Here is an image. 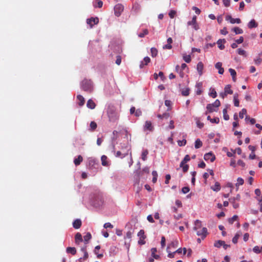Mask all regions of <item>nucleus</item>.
<instances>
[{
  "mask_svg": "<svg viewBox=\"0 0 262 262\" xmlns=\"http://www.w3.org/2000/svg\"><path fill=\"white\" fill-rule=\"evenodd\" d=\"M107 113L110 121L115 122L118 119L119 116L113 106L108 107Z\"/></svg>",
  "mask_w": 262,
  "mask_h": 262,
  "instance_id": "obj_1",
  "label": "nucleus"
},
{
  "mask_svg": "<svg viewBox=\"0 0 262 262\" xmlns=\"http://www.w3.org/2000/svg\"><path fill=\"white\" fill-rule=\"evenodd\" d=\"M81 88L83 91L91 93L93 91L92 81L90 80L84 79L81 82Z\"/></svg>",
  "mask_w": 262,
  "mask_h": 262,
  "instance_id": "obj_2",
  "label": "nucleus"
},
{
  "mask_svg": "<svg viewBox=\"0 0 262 262\" xmlns=\"http://www.w3.org/2000/svg\"><path fill=\"white\" fill-rule=\"evenodd\" d=\"M124 10V6L120 4H117L114 7V13L115 15L118 17Z\"/></svg>",
  "mask_w": 262,
  "mask_h": 262,
  "instance_id": "obj_3",
  "label": "nucleus"
},
{
  "mask_svg": "<svg viewBox=\"0 0 262 262\" xmlns=\"http://www.w3.org/2000/svg\"><path fill=\"white\" fill-rule=\"evenodd\" d=\"M144 233V231L142 229L140 230L138 233V236L139 237L138 243L139 245H142L145 244L144 239L146 238V236Z\"/></svg>",
  "mask_w": 262,
  "mask_h": 262,
  "instance_id": "obj_4",
  "label": "nucleus"
},
{
  "mask_svg": "<svg viewBox=\"0 0 262 262\" xmlns=\"http://www.w3.org/2000/svg\"><path fill=\"white\" fill-rule=\"evenodd\" d=\"M241 199V196L239 194H237L235 197L231 198L229 201L232 204L234 208L236 209L239 207V204L235 202V201H239Z\"/></svg>",
  "mask_w": 262,
  "mask_h": 262,
  "instance_id": "obj_5",
  "label": "nucleus"
},
{
  "mask_svg": "<svg viewBox=\"0 0 262 262\" xmlns=\"http://www.w3.org/2000/svg\"><path fill=\"white\" fill-rule=\"evenodd\" d=\"M187 25L188 26H192L193 28L195 30H198L199 29V26L196 23V16H193L192 20L191 21H189L187 23Z\"/></svg>",
  "mask_w": 262,
  "mask_h": 262,
  "instance_id": "obj_6",
  "label": "nucleus"
},
{
  "mask_svg": "<svg viewBox=\"0 0 262 262\" xmlns=\"http://www.w3.org/2000/svg\"><path fill=\"white\" fill-rule=\"evenodd\" d=\"M86 23L88 25H90L91 28H92L94 25H97L99 23V19L98 17H91L89 19H88L86 20Z\"/></svg>",
  "mask_w": 262,
  "mask_h": 262,
  "instance_id": "obj_7",
  "label": "nucleus"
},
{
  "mask_svg": "<svg viewBox=\"0 0 262 262\" xmlns=\"http://www.w3.org/2000/svg\"><path fill=\"white\" fill-rule=\"evenodd\" d=\"M207 229L205 227H203L202 229L196 231V234L198 236H201L202 238L204 239L207 235Z\"/></svg>",
  "mask_w": 262,
  "mask_h": 262,
  "instance_id": "obj_8",
  "label": "nucleus"
},
{
  "mask_svg": "<svg viewBox=\"0 0 262 262\" xmlns=\"http://www.w3.org/2000/svg\"><path fill=\"white\" fill-rule=\"evenodd\" d=\"M154 129V126L152 125V123L150 121H146L144 125V130H148L149 132L153 131Z\"/></svg>",
  "mask_w": 262,
  "mask_h": 262,
  "instance_id": "obj_9",
  "label": "nucleus"
},
{
  "mask_svg": "<svg viewBox=\"0 0 262 262\" xmlns=\"http://www.w3.org/2000/svg\"><path fill=\"white\" fill-rule=\"evenodd\" d=\"M204 159L206 161H210L211 162H213L215 159V156L211 152H208L204 155Z\"/></svg>",
  "mask_w": 262,
  "mask_h": 262,
  "instance_id": "obj_10",
  "label": "nucleus"
},
{
  "mask_svg": "<svg viewBox=\"0 0 262 262\" xmlns=\"http://www.w3.org/2000/svg\"><path fill=\"white\" fill-rule=\"evenodd\" d=\"M206 108L207 111L206 112L205 114H207V113H211L213 112H217L218 110V108H215L210 103L207 105Z\"/></svg>",
  "mask_w": 262,
  "mask_h": 262,
  "instance_id": "obj_11",
  "label": "nucleus"
},
{
  "mask_svg": "<svg viewBox=\"0 0 262 262\" xmlns=\"http://www.w3.org/2000/svg\"><path fill=\"white\" fill-rule=\"evenodd\" d=\"M196 69L199 73V75L201 76L203 74V71L204 69V64L202 62L200 61L198 63Z\"/></svg>",
  "mask_w": 262,
  "mask_h": 262,
  "instance_id": "obj_12",
  "label": "nucleus"
},
{
  "mask_svg": "<svg viewBox=\"0 0 262 262\" xmlns=\"http://www.w3.org/2000/svg\"><path fill=\"white\" fill-rule=\"evenodd\" d=\"M128 154V150H125L123 149L122 152L120 151H117L116 154V156L117 157H120L121 158H123L125 157L126 156H127Z\"/></svg>",
  "mask_w": 262,
  "mask_h": 262,
  "instance_id": "obj_13",
  "label": "nucleus"
},
{
  "mask_svg": "<svg viewBox=\"0 0 262 262\" xmlns=\"http://www.w3.org/2000/svg\"><path fill=\"white\" fill-rule=\"evenodd\" d=\"M150 61V59L149 57L146 56L144 57L143 61H141L140 64V68H143L144 66L147 65L148 63Z\"/></svg>",
  "mask_w": 262,
  "mask_h": 262,
  "instance_id": "obj_14",
  "label": "nucleus"
},
{
  "mask_svg": "<svg viewBox=\"0 0 262 262\" xmlns=\"http://www.w3.org/2000/svg\"><path fill=\"white\" fill-rule=\"evenodd\" d=\"M225 42H226V40L225 39H220L217 41L216 43L218 46L220 50L224 49L225 46L224 45V43Z\"/></svg>",
  "mask_w": 262,
  "mask_h": 262,
  "instance_id": "obj_15",
  "label": "nucleus"
},
{
  "mask_svg": "<svg viewBox=\"0 0 262 262\" xmlns=\"http://www.w3.org/2000/svg\"><path fill=\"white\" fill-rule=\"evenodd\" d=\"M215 67L216 69H218V72L220 74H223L224 73V70L222 68V63L221 62H217L215 65Z\"/></svg>",
  "mask_w": 262,
  "mask_h": 262,
  "instance_id": "obj_16",
  "label": "nucleus"
},
{
  "mask_svg": "<svg viewBox=\"0 0 262 262\" xmlns=\"http://www.w3.org/2000/svg\"><path fill=\"white\" fill-rule=\"evenodd\" d=\"M81 221L80 219L75 220L73 223V226L75 229H79L81 226Z\"/></svg>",
  "mask_w": 262,
  "mask_h": 262,
  "instance_id": "obj_17",
  "label": "nucleus"
},
{
  "mask_svg": "<svg viewBox=\"0 0 262 262\" xmlns=\"http://www.w3.org/2000/svg\"><path fill=\"white\" fill-rule=\"evenodd\" d=\"M86 106L90 109H94L96 107V104L92 99H89L87 102Z\"/></svg>",
  "mask_w": 262,
  "mask_h": 262,
  "instance_id": "obj_18",
  "label": "nucleus"
},
{
  "mask_svg": "<svg viewBox=\"0 0 262 262\" xmlns=\"http://www.w3.org/2000/svg\"><path fill=\"white\" fill-rule=\"evenodd\" d=\"M75 243L77 244H79V243L82 242V237L81 234L78 232L76 234L75 236Z\"/></svg>",
  "mask_w": 262,
  "mask_h": 262,
  "instance_id": "obj_19",
  "label": "nucleus"
},
{
  "mask_svg": "<svg viewBox=\"0 0 262 262\" xmlns=\"http://www.w3.org/2000/svg\"><path fill=\"white\" fill-rule=\"evenodd\" d=\"M172 42V39L171 37H169L167 39V44L163 46V49H171L172 48V46L171 44Z\"/></svg>",
  "mask_w": 262,
  "mask_h": 262,
  "instance_id": "obj_20",
  "label": "nucleus"
},
{
  "mask_svg": "<svg viewBox=\"0 0 262 262\" xmlns=\"http://www.w3.org/2000/svg\"><path fill=\"white\" fill-rule=\"evenodd\" d=\"M194 225L193 229L197 231L199 229H200L202 228L201 221L198 220H196Z\"/></svg>",
  "mask_w": 262,
  "mask_h": 262,
  "instance_id": "obj_21",
  "label": "nucleus"
},
{
  "mask_svg": "<svg viewBox=\"0 0 262 262\" xmlns=\"http://www.w3.org/2000/svg\"><path fill=\"white\" fill-rule=\"evenodd\" d=\"M157 251V250L156 248H151V257L155 258L156 259H158L160 258V256L159 255L156 254Z\"/></svg>",
  "mask_w": 262,
  "mask_h": 262,
  "instance_id": "obj_22",
  "label": "nucleus"
},
{
  "mask_svg": "<svg viewBox=\"0 0 262 262\" xmlns=\"http://www.w3.org/2000/svg\"><path fill=\"white\" fill-rule=\"evenodd\" d=\"M83 161V158L81 156L79 155L77 158H76L74 160V163L76 166H78L80 164V163Z\"/></svg>",
  "mask_w": 262,
  "mask_h": 262,
  "instance_id": "obj_23",
  "label": "nucleus"
},
{
  "mask_svg": "<svg viewBox=\"0 0 262 262\" xmlns=\"http://www.w3.org/2000/svg\"><path fill=\"white\" fill-rule=\"evenodd\" d=\"M77 98L78 100V104L79 106H82L85 102V100L83 97L80 95H78L77 96Z\"/></svg>",
  "mask_w": 262,
  "mask_h": 262,
  "instance_id": "obj_24",
  "label": "nucleus"
},
{
  "mask_svg": "<svg viewBox=\"0 0 262 262\" xmlns=\"http://www.w3.org/2000/svg\"><path fill=\"white\" fill-rule=\"evenodd\" d=\"M107 160V157L106 156L103 155L101 157V164L103 166H106L108 165V163Z\"/></svg>",
  "mask_w": 262,
  "mask_h": 262,
  "instance_id": "obj_25",
  "label": "nucleus"
},
{
  "mask_svg": "<svg viewBox=\"0 0 262 262\" xmlns=\"http://www.w3.org/2000/svg\"><path fill=\"white\" fill-rule=\"evenodd\" d=\"M257 26L258 25L254 19L251 20V21L249 23L248 25V28L250 29L256 28L257 27Z\"/></svg>",
  "mask_w": 262,
  "mask_h": 262,
  "instance_id": "obj_26",
  "label": "nucleus"
},
{
  "mask_svg": "<svg viewBox=\"0 0 262 262\" xmlns=\"http://www.w3.org/2000/svg\"><path fill=\"white\" fill-rule=\"evenodd\" d=\"M211 189L214 191H219L221 189L220 184L219 182H215L214 186L211 187Z\"/></svg>",
  "mask_w": 262,
  "mask_h": 262,
  "instance_id": "obj_27",
  "label": "nucleus"
},
{
  "mask_svg": "<svg viewBox=\"0 0 262 262\" xmlns=\"http://www.w3.org/2000/svg\"><path fill=\"white\" fill-rule=\"evenodd\" d=\"M67 252L75 255L76 253V249L74 247H68L66 249Z\"/></svg>",
  "mask_w": 262,
  "mask_h": 262,
  "instance_id": "obj_28",
  "label": "nucleus"
},
{
  "mask_svg": "<svg viewBox=\"0 0 262 262\" xmlns=\"http://www.w3.org/2000/svg\"><path fill=\"white\" fill-rule=\"evenodd\" d=\"M225 92L227 94H233V91L231 89V85L228 84L226 85L224 89Z\"/></svg>",
  "mask_w": 262,
  "mask_h": 262,
  "instance_id": "obj_29",
  "label": "nucleus"
},
{
  "mask_svg": "<svg viewBox=\"0 0 262 262\" xmlns=\"http://www.w3.org/2000/svg\"><path fill=\"white\" fill-rule=\"evenodd\" d=\"M93 5L94 7L101 8L103 5V2L101 0H96Z\"/></svg>",
  "mask_w": 262,
  "mask_h": 262,
  "instance_id": "obj_30",
  "label": "nucleus"
},
{
  "mask_svg": "<svg viewBox=\"0 0 262 262\" xmlns=\"http://www.w3.org/2000/svg\"><path fill=\"white\" fill-rule=\"evenodd\" d=\"M232 31H234V32L236 34H242L243 33V30L237 27H234V28H233Z\"/></svg>",
  "mask_w": 262,
  "mask_h": 262,
  "instance_id": "obj_31",
  "label": "nucleus"
},
{
  "mask_svg": "<svg viewBox=\"0 0 262 262\" xmlns=\"http://www.w3.org/2000/svg\"><path fill=\"white\" fill-rule=\"evenodd\" d=\"M148 154V151L147 149L144 150L142 152L141 158L142 160L145 161L147 159V156Z\"/></svg>",
  "mask_w": 262,
  "mask_h": 262,
  "instance_id": "obj_32",
  "label": "nucleus"
},
{
  "mask_svg": "<svg viewBox=\"0 0 262 262\" xmlns=\"http://www.w3.org/2000/svg\"><path fill=\"white\" fill-rule=\"evenodd\" d=\"M202 145V142L199 139L195 140L194 146L196 149L200 148Z\"/></svg>",
  "mask_w": 262,
  "mask_h": 262,
  "instance_id": "obj_33",
  "label": "nucleus"
},
{
  "mask_svg": "<svg viewBox=\"0 0 262 262\" xmlns=\"http://www.w3.org/2000/svg\"><path fill=\"white\" fill-rule=\"evenodd\" d=\"M178 241H173L170 244H169L168 245V246L167 247V250H168V249L170 248H176L178 246Z\"/></svg>",
  "mask_w": 262,
  "mask_h": 262,
  "instance_id": "obj_34",
  "label": "nucleus"
},
{
  "mask_svg": "<svg viewBox=\"0 0 262 262\" xmlns=\"http://www.w3.org/2000/svg\"><path fill=\"white\" fill-rule=\"evenodd\" d=\"M223 245H224V241L221 240L215 242L214 244V247L217 248H220L221 246H223Z\"/></svg>",
  "mask_w": 262,
  "mask_h": 262,
  "instance_id": "obj_35",
  "label": "nucleus"
},
{
  "mask_svg": "<svg viewBox=\"0 0 262 262\" xmlns=\"http://www.w3.org/2000/svg\"><path fill=\"white\" fill-rule=\"evenodd\" d=\"M157 117L161 119H163L164 118L167 119L169 117V113H165L162 115L159 114L157 115Z\"/></svg>",
  "mask_w": 262,
  "mask_h": 262,
  "instance_id": "obj_36",
  "label": "nucleus"
},
{
  "mask_svg": "<svg viewBox=\"0 0 262 262\" xmlns=\"http://www.w3.org/2000/svg\"><path fill=\"white\" fill-rule=\"evenodd\" d=\"M253 251L255 253H259L262 252V246L259 247L257 246H256L253 248Z\"/></svg>",
  "mask_w": 262,
  "mask_h": 262,
  "instance_id": "obj_37",
  "label": "nucleus"
},
{
  "mask_svg": "<svg viewBox=\"0 0 262 262\" xmlns=\"http://www.w3.org/2000/svg\"><path fill=\"white\" fill-rule=\"evenodd\" d=\"M150 52L152 57H156L158 54V50L155 48H151L150 49Z\"/></svg>",
  "mask_w": 262,
  "mask_h": 262,
  "instance_id": "obj_38",
  "label": "nucleus"
},
{
  "mask_svg": "<svg viewBox=\"0 0 262 262\" xmlns=\"http://www.w3.org/2000/svg\"><path fill=\"white\" fill-rule=\"evenodd\" d=\"M190 89L189 88H185L182 91V95L184 96H187L189 94Z\"/></svg>",
  "mask_w": 262,
  "mask_h": 262,
  "instance_id": "obj_39",
  "label": "nucleus"
},
{
  "mask_svg": "<svg viewBox=\"0 0 262 262\" xmlns=\"http://www.w3.org/2000/svg\"><path fill=\"white\" fill-rule=\"evenodd\" d=\"M244 183V180L242 178H238L237 179V183H236L235 185L236 187H238L239 185H242Z\"/></svg>",
  "mask_w": 262,
  "mask_h": 262,
  "instance_id": "obj_40",
  "label": "nucleus"
},
{
  "mask_svg": "<svg viewBox=\"0 0 262 262\" xmlns=\"http://www.w3.org/2000/svg\"><path fill=\"white\" fill-rule=\"evenodd\" d=\"M148 31L147 29H144L143 30V32H141V33H140L139 34H138V36L140 38H142V37H144L145 36V35L148 34Z\"/></svg>",
  "mask_w": 262,
  "mask_h": 262,
  "instance_id": "obj_41",
  "label": "nucleus"
},
{
  "mask_svg": "<svg viewBox=\"0 0 262 262\" xmlns=\"http://www.w3.org/2000/svg\"><path fill=\"white\" fill-rule=\"evenodd\" d=\"M237 97H238L237 94H235L234 96V104L236 107L239 106V100H238Z\"/></svg>",
  "mask_w": 262,
  "mask_h": 262,
  "instance_id": "obj_42",
  "label": "nucleus"
},
{
  "mask_svg": "<svg viewBox=\"0 0 262 262\" xmlns=\"http://www.w3.org/2000/svg\"><path fill=\"white\" fill-rule=\"evenodd\" d=\"M84 241L85 242L88 243L89 240L92 238V235L90 232H88L84 236Z\"/></svg>",
  "mask_w": 262,
  "mask_h": 262,
  "instance_id": "obj_43",
  "label": "nucleus"
},
{
  "mask_svg": "<svg viewBox=\"0 0 262 262\" xmlns=\"http://www.w3.org/2000/svg\"><path fill=\"white\" fill-rule=\"evenodd\" d=\"M152 175L153 176L152 181L154 183H155L157 180L158 173L156 171H153L152 172Z\"/></svg>",
  "mask_w": 262,
  "mask_h": 262,
  "instance_id": "obj_44",
  "label": "nucleus"
},
{
  "mask_svg": "<svg viewBox=\"0 0 262 262\" xmlns=\"http://www.w3.org/2000/svg\"><path fill=\"white\" fill-rule=\"evenodd\" d=\"M97 127V123L94 121H92L90 123V128L92 131L95 130Z\"/></svg>",
  "mask_w": 262,
  "mask_h": 262,
  "instance_id": "obj_45",
  "label": "nucleus"
},
{
  "mask_svg": "<svg viewBox=\"0 0 262 262\" xmlns=\"http://www.w3.org/2000/svg\"><path fill=\"white\" fill-rule=\"evenodd\" d=\"M210 104L216 108H217L221 105L220 101L218 99H216L214 103Z\"/></svg>",
  "mask_w": 262,
  "mask_h": 262,
  "instance_id": "obj_46",
  "label": "nucleus"
},
{
  "mask_svg": "<svg viewBox=\"0 0 262 262\" xmlns=\"http://www.w3.org/2000/svg\"><path fill=\"white\" fill-rule=\"evenodd\" d=\"M223 117L225 120H228L229 119V116L227 114V111L226 108H224L223 111Z\"/></svg>",
  "mask_w": 262,
  "mask_h": 262,
  "instance_id": "obj_47",
  "label": "nucleus"
},
{
  "mask_svg": "<svg viewBox=\"0 0 262 262\" xmlns=\"http://www.w3.org/2000/svg\"><path fill=\"white\" fill-rule=\"evenodd\" d=\"M238 219V216L236 215H233L231 218L229 219V223L231 224H232L234 221H236Z\"/></svg>",
  "mask_w": 262,
  "mask_h": 262,
  "instance_id": "obj_48",
  "label": "nucleus"
},
{
  "mask_svg": "<svg viewBox=\"0 0 262 262\" xmlns=\"http://www.w3.org/2000/svg\"><path fill=\"white\" fill-rule=\"evenodd\" d=\"M247 113V110L245 108H243L241 111L239 113V117L240 118L243 119L244 118V115H246Z\"/></svg>",
  "mask_w": 262,
  "mask_h": 262,
  "instance_id": "obj_49",
  "label": "nucleus"
},
{
  "mask_svg": "<svg viewBox=\"0 0 262 262\" xmlns=\"http://www.w3.org/2000/svg\"><path fill=\"white\" fill-rule=\"evenodd\" d=\"M240 234L239 233H237L233 237V238H232V242L234 243V244H236L237 243V241H238V239L239 238V237L240 236Z\"/></svg>",
  "mask_w": 262,
  "mask_h": 262,
  "instance_id": "obj_50",
  "label": "nucleus"
},
{
  "mask_svg": "<svg viewBox=\"0 0 262 262\" xmlns=\"http://www.w3.org/2000/svg\"><path fill=\"white\" fill-rule=\"evenodd\" d=\"M183 59L186 62L189 63L191 61V57L189 55H184Z\"/></svg>",
  "mask_w": 262,
  "mask_h": 262,
  "instance_id": "obj_51",
  "label": "nucleus"
},
{
  "mask_svg": "<svg viewBox=\"0 0 262 262\" xmlns=\"http://www.w3.org/2000/svg\"><path fill=\"white\" fill-rule=\"evenodd\" d=\"M215 45V42H213V43H208L205 45L204 49L205 50V51H206L208 48L213 47Z\"/></svg>",
  "mask_w": 262,
  "mask_h": 262,
  "instance_id": "obj_52",
  "label": "nucleus"
},
{
  "mask_svg": "<svg viewBox=\"0 0 262 262\" xmlns=\"http://www.w3.org/2000/svg\"><path fill=\"white\" fill-rule=\"evenodd\" d=\"M81 251H82L84 252V256L83 258L84 259V260L88 258L89 254L86 250V248H81Z\"/></svg>",
  "mask_w": 262,
  "mask_h": 262,
  "instance_id": "obj_53",
  "label": "nucleus"
},
{
  "mask_svg": "<svg viewBox=\"0 0 262 262\" xmlns=\"http://www.w3.org/2000/svg\"><path fill=\"white\" fill-rule=\"evenodd\" d=\"M209 95L210 97H212L213 98H214L217 96L216 92L214 89L211 90V92L209 93Z\"/></svg>",
  "mask_w": 262,
  "mask_h": 262,
  "instance_id": "obj_54",
  "label": "nucleus"
},
{
  "mask_svg": "<svg viewBox=\"0 0 262 262\" xmlns=\"http://www.w3.org/2000/svg\"><path fill=\"white\" fill-rule=\"evenodd\" d=\"M237 52L240 55L246 56V51L242 49H238L237 50Z\"/></svg>",
  "mask_w": 262,
  "mask_h": 262,
  "instance_id": "obj_55",
  "label": "nucleus"
},
{
  "mask_svg": "<svg viewBox=\"0 0 262 262\" xmlns=\"http://www.w3.org/2000/svg\"><path fill=\"white\" fill-rule=\"evenodd\" d=\"M176 15V11L174 10H170L169 12V16L171 18H173Z\"/></svg>",
  "mask_w": 262,
  "mask_h": 262,
  "instance_id": "obj_56",
  "label": "nucleus"
},
{
  "mask_svg": "<svg viewBox=\"0 0 262 262\" xmlns=\"http://www.w3.org/2000/svg\"><path fill=\"white\" fill-rule=\"evenodd\" d=\"M133 233V231H132V230H129V231H127L125 237L127 238L128 239H130L132 237Z\"/></svg>",
  "mask_w": 262,
  "mask_h": 262,
  "instance_id": "obj_57",
  "label": "nucleus"
},
{
  "mask_svg": "<svg viewBox=\"0 0 262 262\" xmlns=\"http://www.w3.org/2000/svg\"><path fill=\"white\" fill-rule=\"evenodd\" d=\"M178 144L180 146H184L186 144V140L185 139L182 141L179 140L178 141Z\"/></svg>",
  "mask_w": 262,
  "mask_h": 262,
  "instance_id": "obj_58",
  "label": "nucleus"
},
{
  "mask_svg": "<svg viewBox=\"0 0 262 262\" xmlns=\"http://www.w3.org/2000/svg\"><path fill=\"white\" fill-rule=\"evenodd\" d=\"M230 23L231 24H239L241 23V20L239 18H233L232 19H231V21H230Z\"/></svg>",
  "mask_w": 262,
  "mask_h": 262,
  "instance_id": "obj_59",
  "label": "nucleus"
},
{
  "mask_svg": "<svg viewBox=\"0 0 262 262\" xmlns=\"http://www.w3.org/2000/svg\"><path fill=\"white\" fill-rule=\"evenodd\" d=\"M261 61H262V59L259 57H258L257 58L254 59V62L257 65L260 64L261 63Z\"/></svg>",
  "mask_w": 262,
  "mask_h": 262,
  "instance_id": "obj_60",
  "label": "nucleus"
},
{
  "mask_svg": "<svg viewBox=\"0 0 262 262\" xmlns=\"http://www.w3.org/2000/svg\"><path fill=\"white\" fill-rule=\"evenodd\" d=\"M229 71L231 75L232 76V77L236 76V71L234 69L230 68L229 69Z\"/></svg>",
  "mask_w": 262,
  "mask_h": 262,
  "instance_id": "obj_61",
  "label": "nucleus"
},
{
  "mask_svg": "<svg viewBox=\"0 0 262 262\" xmlns=\"http://www.w3.org/2000/svg\"><path fill=\"white\" fill-rule=\"evenodd\" d=\"M190 190V189L188 187H184L182 189V191L183 193L185 194L188 193Z\"/></svg>",
  "mask_w": 262,
  "mask_h": 262,
  "instance_id": "obj_62",
  "label": "nucleus"
},
{
  "mask_svg": "<svg viewBox=\"0 0 262 262\" xmlns=\"http://www.w3.org/2000/svg\"><path fill=\"white\" fill-rule=\"evenodd\" d=\"M190 160V157L188 155H186L184 158L183 159V161L184 162H185V163H186L187 162H188V161H189Z\"/></svg>",
  "mask_w": 262,
  "mask_h": 262,
  "instance_id": "obj_63",
  "label": "nucleus"
},
{
  "mask_svg": "<svg viewBox=\"0 0 262 262\" xmlns=\"http://www.w3.org/2000/svg\"><path fill=\"white\" fill-rule=\"evenodd\" d=\"M220 122V119L218 118V117H216V118H213L212 119V120H211V122L212 123H219Z\"/></svg>",
  "mask_w": 262,
  "mask_h": 262,
  "instance_id": "obj_64",
  "label": "nucleus"
}]
</instances>
